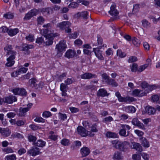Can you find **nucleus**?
Wrapping results in <instances>:
<instances>
[{"label":"nucleus","mask_w":160,"mask_h":160,"mask_svg":"<svg viewBox=\"0 0 160 160\" xmlns=\"http://www.w3.org/2000/svg\"><path fill=\"white\" fill-rule=\"evenodd\" d=\"M34 48V46L32 45L25 44L23 45L22 47V51L25 52L24 53L25 54H28L30 53V51L29 50Z\"/></svg>","instance_id":"obj_15"},{"label":"nucleus","mask_w":160,"mask_h":160,"mask_svg":"<svg viewBox=\"0 0 160 160\" xmlns=\"http://www.w3.org/2000/svg\"><path fill=\"white\" fill-rule=\"evenodd\" d=\"M66 48V45L65 43L63 42L60 41L56 46L55 51L56 53H55V56L57 58L61 57L63 52L65 51Z\"/></svg>","instance_id":"obj_1"},{"label":"nucleus","mask_w":160,"mask_h":160,"mask_svg":"<svg viewBox=\"0 0 160 160\" xmlns=\"http://www.w3.org/2000/svg\"><path fill=\"white\" fill-rule=\"evenodd\" d=\"M160 87L158 86H156L155 85H149L147 89V92H148L150 91H151L153 89H155L157 88H159Z\"/></svg>","instance_id":"obj_36"},{"label":"nucleus","mask_w":160,"mask_h":160,"mask_svg":"<svg viewBox=\"0 0 160 160\" xmlns=\"http://www.w3.org/2000/svg\"><path fill=\"white\" fill-rule=\"evenodd\" d=\"M37 23L38 24L41 25L43 23L44 19L42 16H39L37 18Z\"/></svg>","instance_id":"obj_45"},{"label":"nucleus","mask_w":160,"mask_h":160,"mask_svg":"<svg viewBox=\"0 0 160 160\" xmlns=\"http://www.w3.org/2000/svg\"><path fill=\"white\" fill-rule=\"evenodd\" d=\"M9 29L5 26H3L0 28V32L5 33L8 32Z\"/></svg>","instance_id":"obj_51"},{"label":"nucleus","mask_w":160,"mask_h":160,"mask_svg":"<svg viewBox=\"0 0 160 160\" xmlns=\"http://www.w3.org/2000/svg\"><path fill=\"white\" fill-rule=\"evenodd\" d=\"M125 110L127 112L131 113H134L136 111V109L135 107L131 106L126 107Z\"/></svg>","instance_id":"obj_27"},{"label":"nucleus","mask_w":160,"mask_h":160,"mask_svg":"<svg viewBox=\"0 0 160 160\" xmlns=\"http://www.w3.org/2000/svg\"><path fill=\"white\" fill-rule=\"evenodd\" d=\"M148 84L145 82H142L141 84V86L142 88L145 89L146 91H147L148 89Z\"/></svg>","instance_id":"obj_50"},{"label":"nucleus","mask_w":160,"mask_h":160,"mask_svg":"<svg viewBox=\"0 0 160 160\" xmlns=\"http://www.w3.org/2000/svg\"><path fill=\"white\" fill-rule=\"evenodd\" d=\"M59 118L61 120L64 121L67 119V116L65 114H63L61 112L58 113Z\"/></svg>","instance_id":"obj_44"},{"label":"nucleus","mask_w":160,"mask_h":160,"mask_svg":"<svg viewBox=\"0 0 160 160\" xmlns=\"http://www.w3.org/2000/svg\"><path fill=\"white\" fill-rule=\"evenodd\" d=\"M109 95V93H108L106 90L104 88L100 89L97 93V95L98 97H104L108 96Z\"/></svg>","instance_id":"obj_16"},{"label":"nucleus","mask_w":160,"mask_h":160,"mask_svg":"<svg viewBox=\"0 0 160 160\" xmlns=\"http://www.w3.org/2000/svg\"><path fill=\"white\" fill-rule=\"evenodd\" d=\"M132 41L133 44L136 47H138L140 43V41L135 37H133L132 39Z\"/></svg>","instance_id":"obj_39"},{"label":"nucleus","mask_w":160,"mask_h":160,"mask_svg":"<svg viewBox=\"0 0 160 160\" xmlns=\"http://www.w3.org/2000/svg\"><path fill=\"white\" fill-rule=\"evenodd\" d=\"M28 138L29 141L33 142H34L37 139L35 137L31 135L29 136Z\"/></svg>","instance_id":"obj_60"},{"label":"nucleus","mask_w":160,"mask_h":160,"mask_svg":"<svg viewBox=\"0 0 160 160\" xmlns=\"http://www.w3.org/2000/svg\"><path fill=\"white\" fill-rule=\"evenodd\" d=\"M81 152L82 156L86 157L89 154L90 150L88 148L84 147L81 149Z\"/></svg>","instance_id":"obj_24"},{"label":"nucleus","mask_w":160,"mask_h":160,"mask_svg":"<svg viewBox=\"0 0 160 160\" xmlns=\"http://www.w3.org/2000/svg\"><path fill=\"white\" fill-rule=\"evenodd\" d=\"M129 132H128V134L126 135V132L125 130L123 128L121 129L119 132V135L122 136L126 137L128 135Z\"/></svg>","instance_id":"obj_42"},{"label":"nucleus","mask_w":160,"mask_h":160,"mask_svg":"<svg viewBox=\"0 0 160 160\" xmlns=\"http://www.w3.org/2000/svg\"><path fill=\"white\" fill-rule=\"evenodd\" d=\"M26 39L27 40L32 42L34 41V36L31 35H29L28 36H26Z\"/></svg>","instance_id":"obj_62"},{"label":"nucleus","mask_w":160,"mask_h":160,"mask_svg":"<svg viewBox=\"0 0 160 160\" xmlns=\"http://www.w3.org/2000/svg\"><path fill=\"white\" fill-rule=\"evenodd\" d=\"M21 89L19 88H16L12 90V92L14 93V94L15 95H19L20 94V92Z\"/></svg>","instance_id":"obj_58"},{"label":"nucleus","mask_w":160,"mask_h":160,"mask_svg":"<svg viewBox=\"0 0 160 160\" xmlns=\"http://www.w3.org/2000/svg\"><path fill=\"white\" fill-rule=\"evenodd\" d=\"M93 51L94 52L97 57L99 60H102L104 59L102 56V51H100L99 48H93Z\"/></svg>","instance_id":"obj_10"},{"label":"nucleus","mask_w":160,"mask_h":160,"mask_svg":"<svg viewBox=\"0 0 160 160\" xmlns=\"http://www.w3.org/2000/svg\"><path fill=\"white\" fill-rule=\"evenodd\" d=\"M67 85L65 84L62 83L60 85V89L62 92H66Z\"/></svg>","instance_id":"obj_55"},{"label":"nucleus","mask_w":160,"mask_h":160,"mask_svg":"<svg viewBox=\"0 0 160 160\" xmlns=\"http://www.w3.org/2000/svg\"><path fill=\"white\" fill-rule=\"evenodd\" d=\"M6 158L7 160H16V156L14 154L7 156Z\"/></svg>","instance_id":"obj_56"},{"label":"nucleus","mask_w":160,"mask_h":160,"mask_svg":"<svg viewBox=\"0 0 160 160\" xmlns=\"http://www.w3.org/2000/svg\"><path fill=\"white\" fill-rule=\"evenodd\" d=\"M105 82L108 85L112 86V87H117L118 85V83L114 79L110 78Z\"/></svg>","instance_id":"obj_25"},{"label":"nucleus","mask_w":160,"mask_h":160,"mask_svg":"<svg viewBox=\"0 0 160 160\" xmlns=\"http://www.w3.org/2000/svg\"><path fill=\"white\" fill-rule=\"evenodd\" d=\"M132 124L135 126L138 127L139 128L142 129H145V128L143 124L137 118H133L131 122Z\"/></svg>","instance_id":"obj_7"},{"label":"nucleus","mask_w":160,"mask_h":160,"mask_svg":"<svg viewBox=\"0 0 160 160\" xmlns=\"http://www.w3.org/2000/svg\"><path fill=\"white\" fill-rule=\"evenodd\" d=\"M77 130L78 134L82 137H85L88 136L90 137H92L94 135V134L92 133L91 131L86 130L82 126H78Z\"/></svg>","instance_id":"obj_2"},{"label":"nucleus","mask_w":160,"mask_h":160,"mask_svg":"<svg viewBox=\"0 0 160 160\" xmlns=\"http://www.w3.org/2000/svg\"><path fill=\"white\" fill-rule=\"evenodd\" d=\"M120 142L118 140H112L111 141V143L113 145V147L116 149H117V148H118Z\"/></svg>","instance_id":"obj_40"},{"label":"nucleus","mask_w":160,"mask_h":160,"mask_svg":"<svg viewBox=\"0 0 160 160\" xmlns=\"http://www.w3.org/2000/svg\"><path fill=\"white\" fill-rule=\"evenodd\" d=\"M51 10V9L49 8H44L41 10V12H42V13L47 12L48 15H49Z\"/></svg>","instance_id":"obj_46"},{"label":"nucleus","mask_w":160,"mask_h":160,"mask_svg":"<svg viewBox=\"0 0 160 160\" xmlns=\"http://www.w3.org/2000/svg\"><path fill=\"white\" fill-rule=\"evenodd\" d=\"M75 53V51L69 49L66 52L65 56L68 58H71L74 57Z\"/></svg>","instance_id":"obj_23"},{"label":"nucleus","mask_w":160,"mask_h":160,"mask_svg":"<svg viewBox=\"0 0 160 160\" xmlns=\"http://www.w3.org/2000/svg\"><path fill=\"white\" fill-rule=\"evenodd\" d=\"M12 46L11 45L7 44L5 47L4 48V50L5 51H6V55L7 56V55L9 54V53H15L14 51L12 50Z\"/></svg>","instance_id":"obj_20"},{"label":"nucleus","mask_w":160,"mask_h":160,"mask_svg":"<svg viewBox=\"0 0 160 160\" xmlns=\"http://www.w3.org/2000/svg\"><path fill=\"white\" fill-rule=\"evenodd\" d=\"M76 15L77 18H82L84 19H87L89 16L86 11L79 12L77 13Z\"/></svg>","instance_id":"obj_18"},{"label":"nucleus","mask_w":160,"mask_h":160,"mask_svg":"<svg viewBox=\"0 0 160 160\" xmlns=\"http://www.w3.org/2000/svg\"><path fill=\"white\" fill-rule=\"evenodd\" d=\"M141 91L138 89H136L134 90L132 92V95L133 96L136 97H141L145 95L146 93L145 92L140 93Z\"/></svg>","instance_id":"obj_22"},{"label":"nucleus","mask_w":160,"mask_h":160,"mask_svg":"<svg viewBox=\"0 0 160 160\" xmlns=\"http://www.w3.org/2000/svg\"><path fill=\"white\" fill-rule=\"evenodd\" d=\"M80 78L84 79H90L93 78H97V76L94 74L89 72H85L81 75Z\"/></svg>","instance_id":"obj_9"},{"label":"nucleus","mask_w":160,"mask_h":160,"mask_svg":"<svg viewBox=\"0 0 160 160\" xmlns=\"http://www.w3.org/2000/svg\"><path fill=\"white\" fill-rule=\"evenodd\" d=\"M71 23L69 22L63 21L57 24V27L62 30L65 29L67 32H71V29L69 28Z\"/></svg>","instance_id":"obj_3"},{"label":"nucleus","mask_w":160,"mask_h":160,"mask_svg":"<svg viewBox=\"0 0 160 160\" xmlns=\"http://www.w3.org/2000/svg\"><path fill=\"white\" fill-rule=\"evenodd\" d=\"M52 115L51 113L49 111H46L44 112L42 114V116L44 117L48 118Z\"/></svg>","instance_id":"obj_53"},{"label":"nucleus","mask_w":160,"mask_h":160,"mask_svg":"<svg viewBox=\"0 0 160 160\" xmlns=\"http://www.w3.org/2000/svg\"><path fill=\"white\" fill-rule=\"evenodd\" d=\"M129 143L127 141L120 142L117 149L122 151H125L127 150V147L129 146Z\"/></svg>","instance_id":"obj_8"},{"label":"nucleus","mask_w":160,"mask_h":160,"mask_svg":"<svg viewBox=\"0 0 160 160\" xmlns=\"http://www.w3.org/2000/svg\"><path fill=\"white\" fill-rule=\"evenodd\" d=\"M28 70V69L27 68L24 67L21 68L18 70L20 74L26 73Z\"/></svg>","instance_id":"obj_61"},{"label":"nucleus","mask_w":160,"mask_h":160,"mask_svg":"<svg viewBox=\"0 0 160 160\" xmlns=\"http://www.w3.org/2000/svg\"><path fill=\"white\" fill-rule=\"evenodd\" d=\"M0 133L6 137L9 136L11 134V131L8 128H2L0 127Z\"/></svg>","instance_id":"obj_17"},{"label":"nucleus","mask_w":160,"mask_h":160,"mask_svg":"<svg viewBox=\"0 0 160 160\" xmlns=\"http://www.w3.org/2000/svg\"><path fill=\"white\" fill-rule=\"evenodd\" d=\"M141 154L142 158L144 159V160H148L149 159V157L148 155L144 152L142 153Z\"/></svg>","instance_id":"obj_64"},{"label":"nucleus","mask_w":160,"mask_h":160,"mask_svg":"<svg viewBox=\"0 0 160 160\" xmlns=\"http://www.w3.org/2000/svg\"><path fill=\"white\" fill-rule=\"evenodd\" d=\"M44 39L42 37L38 38L36 40V42L39 44H42V42L44 43Z\"/></svg>","instance_id":"obj_52"},{"label":"nucleus","mask_w":160,"mask_h":160,"mask_svg":"<svg viewBox=\"0 0 160 160\" xmlns=\"http://www.w3.org/2000/svg\"><path fill=\"white\" fill-rule=\"evenodd\" d=\"M97 125L96 124H94L93 125L91 126V128L89 129L92 133L94 132H97L98 131V130L97 128Z\"/></svg>","instance_id":"obj_41"},{"label":"nucleus","mask_w":160,"mask_h":160,"mask_svg":"<svg viewBox=\"0 0 160 160\" xmlns=\"http://www.w3.org/2000/svg\"><path fill=\"white\" fill-rule=\"evenodd\" d=\"M142 22L144 28H147L150 27V23L146 19L143 20Z\"/></svg>","instance_id":"obj_31"},{"label":"nucleus","mask_w":160,"mask_h":160,"mask_svg":"<svg viewBox=\"0 0 160 160\" xmlns=\"http://www.w3.org/2000/svg\"><path fill=\"white\" fill-rule=\"evenodd\" d=\"M106 136L108 138H118V135L116 133L108 132L106 134Z\"/></svg>","instance_id":"obj_28"},{"label":"nucleus","mask_w":160,"mask_h":160,"mask_svg":"<svg viewBox=\"0 0 160 160\" xmlns=\"http://www.w3.org/2000/svg\"><path fill=\"white\" fill-rule=\"evenodd\" d=\"M29 12L32 17L36 16L38 14L39 12L38 10L35 8L31 10Z\"/></svg>","instance_id":"obj_37"},{"label":"nucleus","mask_w":160,"mask_h":160,"mask_svg":"<svg viewBox=\"0 0 160 160\" xmlns=\"http://www.w3.org/2000/svg\"><path fill=\"white\" fill-rule=\"evenodd\" d=\"M30 83L32 87H35L36 89H38V87H39V85L36 84V80L34 78H32L30 80Z\"/></svg>","instance_id":"obj_38"},{"label":"nucleus","mask_w":160,"mask_h":160,"mask_svg":"<svg viewBox=\"0 0 160 160\" xmlns=\"http://www.w3.org/2000/svg\"><path fill=\"white\" fill-rule=\"evenodd\" d=\"M46 142L41 140H39L37 142H34V145L39 147H43L45 145Z\"/></svg>","instance_id":"obj_29"},{"label":"nucleus","mask_w":160,"mask_h":160,"mask_svg":"<svg viewBox=\"0 0 160 160\" xmlns=\"http://www.w3.org/2000/svg\"><path fill=\"white\" fill-rule=\"evenodd\" d=\"M132 158L134 160H140L141 159V156L139 154H133L132 155Z\"/></svg>","instance_id":"obj_63"},{"label":"nucleus","mask_w":160,"mask_h":160,"mask_svg":"<svg viewBox=\"0 0 160 160\" xmlns=\"http://www.w3.org/2000/svg\"><path fill=\"white\" fill-rule=\"evenodd\" d=\"M131 148L137 151L141 152L142 151V148L141 144L137 142H132L131 144Z\"/></svg>","instance_id":"obj_14"},{"label":"nucleus","mask_w":160,"mask_h":160,"mask_svg":"<svg viewBox=\"0 0 160 160\" xmlns=\"http://www.w3.org/2000/svg\"><path fill=\"white\" fill-rule=\"evenodd\" d=\"M145 110L146 113L151 115L155 113L156 109L153 107L148 106L146 107Z\"/></svg>","instance_id":"obj_19"},{"label":"nucleus","mask_w":160,"mask_h":160,"mask_svg":"<svg viewBox=\"0 0 160 160\" xmlns=\"http://www.w3.org/2000/svg\"><path fill=\"white\" fill-rule=\"evenodd\" d=\"M137 60V58L135 56H131L129 57L128 61L129 63H132L136 62Z\"/></svg>","instance_id":"obj_49"},{"label":"nucleus","mask_w":160,"mask_h":160,"mask_svg":"<svg viewBox=\"0 0 160 160\" xmlns=\"http://www.w3.org/2000/svg\"><path fill=\"white\" fill-rule=\"evenodd\" d=\"M112 158L113 160H120L123 158L122 153L118 151H115L113 155Z\"/></svg>","instance_id":"obj_13"},{"label":"nucleus","mask_w":160,"mask_h":160,"mask_svg":"<svg viewBox=\"0 0 160 160\" xmlns=\"http://www.w3.org/2000/svg\"><path fill=\"white\" fill-rule=\"evenodd\" d=\"M110 14L113 17L117 16L118 14V12L114 6H112L110 8V10L109 11Z\"/></svg>","instance_id":"obj_21"},{"label":"nucleus","mask_w":160,"mask_h":160,"mask_svg":"<svg viewBox=\"0 0 160 160\" xmlns=\"http://www.w3.org/2000/svg\"><path fill=\"white\" fill-rule=\"evenodd\" d=\"M17 101V98L15 96L13 95L6 97L4 99V102L8 104L12 103L13 102H16Z\"/></svg>","instance_id":"obj_12"},{"label":"nucleus","mask_w":160,"mask_h":160,"mask_svg":"<svg viewBox=\"0 0 160 160\" xmlns=\"http://www.w3.org/2000/svg\"><path fill=\"white\" fill-rule=\"evenodd\" d=\"M45 39L44 40V43L47 46L52 45L53 42V40L54 37L52 33L47 34V35H45Z\"/></svg>","instance_id":"obj_5"},{"label":"nucleus","mask_w":160,"mask_h":160,"mask_svg":"<svg viewBox=\"0 0 160 160\" xmlns=\"http://www.w3.org/2000/svg\"><path fill=\"white\" fill-rule=\"evenodd\" d=\"M32 105V103H29L27 105V107L25 108L20 107L19 109V113L18 114V115L20 116H25L26 113L29 110Z\"/></svg>","instance_id":"obj_6"},{"label":"nucleus","mask_w":160,"mask_h":160,"mask_svg":"<svg viewBox=\"0 0 160 160\" xmlns=\"http://www.w3.org/2000/svg\"><path fill=\"white\" fill-rule=\"evenodd\" d=\"M159 98L160 97L158 95H154L152 96L151 97V100L153 102H155L158 103V102H159Z\"/></svg>","instance_id":"obj_34"},{"label":"nucleus","mask_w":160,"mask_h":160,"mask_svg":"<svg viewBox=\"0 0 160 160\" xmlns=\"http://www.w3.org/2000/svg\"><path fill=\"white\" fill-rule=\"evenodd\" d=\"M13 53H11L7 55V56H9V57L7 59V62L5 64V65L8 67H10L13 65L15 63V61L13 60L15 58V55L17 54V52L14 51Z\"/></svg>","instance_id":"obj_4"},{"label":"nucleus","mask_w":160,"mask_h":160,"mask_svg":"<svg viewBox=\"0 0 160 160\" xmlns=\"http://www.w3.org/2000/svg\"><path fill=\"white\" fill-rule=\"evenodd\" d=\"M19 31V29L17 28L9 29L8 33L10 36L12 37L16 35L18 32Z\"/></svg>","instance_id":"obj_26"},{"label":"nucleus","mask_w":160,"mask_h":160,"mask_svg":"<svg viewBox=\"0 0 160 160\" xmlns=\"http://www.w3.org/2000/svg\"><path fill=\"white\" fill-rule=\"evenodd\" d=\"M69 140L64 138L61 140V144L64 146H68L69 144Z\"/></svg>","instance_id":"obj_48"},{"label":"nucleus","mask_w":160,"mask_h":160,"mask_svg":"<svg viewBox=\"0 0 160 160\" xmlns=\"http://www.w3.org/2000/svg\"><path fill=\"white\" fill-rule=\"evenodd\" d=\"M4 17L6 19H12L14 17L13 13L9 12L5 13L3 15Z\"/></svg>","instance_id":"obj_30"},{"label":"nucleus","mask_w":160,"mask_h":160,"mask_svg":"<svg viewBox=\"0 0 160 160\" xmlns=\"http://www.w3.org/2000/svg\"><path fill=\"white\" fill-rule=\"evenodd\" d=\"M11 138H23V136L20 133L16 132L12 134L11 135Z\"/></svg>","instance_id":"obj_32"},{"label":"nucleus","mask_w":160,"mask_h":160,"mask_svg":"<svg viewBox=\"0 0 160 160\" xmlns=\"http://www.w3.org/2000/svg\"><path fill=\"white\" fill-rule=\"evenodd\" d=\"M27 153L32 156H35L39 154L40 152L39 148L34 147L28 151Z\"/></svg>","instance_id":"obj_11"},{"label":"nucleus","mask_w":160,"mask_h":160,"mask_svg":"<svg viewBox=\"0 0 160 160\" xmlns=\"http://www.w3.org/2000/svg\"><path fill=\"white\" fill-rule=\"evenodd\" d=\"M83 125L87 129H89L91 128V124H90L88 121H84L82 123Z\"/></svg>","instance_id":"obj_47"},{"label":"nucleus","mask_w":160,"mask_h":160,"mask_svg":"<svg viewBox=\"0 0 160 160\" xmlns=\"http://www.w3.org/2000/svg\"><path fill=\"white\" fill-rule=\"evenodd\" d=\"M74 43L76 46H80L82 44V42L80 39H77L74 41Z\"/></svg>","instance_id":"obj_54"},{"label":"nucleus","mask_w":160,"mask_h":160,"mask_svg":"<svg viewBox=\"0 0 160 160\" xmlns=\"http://www.w3.org/2000/svg\"><path fill=\"white\" fill-rule=\"evenodd\" d=\"M138 65L137 64L133 63L131 67V70L132 72H135L137 69Z\"/></svg>","instance_id":"obj_59"},{"label":"nucleus","mask_w":160,"mask_h":160,"mask_svg":"<svg viewBox=\"0 0 160 160\" xmlns=\"http://www.w3.org/2000/svg\"><path fill=\"white\" fill-rule=\"evenodd\" d=\"M142 144L145 147H148L149 146V142L147 139L145 138H142Z\"/></svg>","instance_id":"obj_35"},{"label":"nucleus","mask_w":160,"mask_h":160,"mask_svg":"<svg viewBox=\"0 0 160 160\" xmlns=\"http://www.w3.org/2000/svg\"><path fill=\"white\" fill-rule=\"evenodd\" d=\"M97 41L98 43V45H100L99 47L100 48H101L102 47H106V45L105 44H103L102 46L101 45L102 44V38L99 36V35H98L97 36Z\"/></svg>","instance_id":"obj_33"},{"label":"nucleus","mask_w":160,"mask_h":160,"mask_svg":"<svg viewBox=\"0 0 160 160\" xmlns=\"http://www.w3.org/2000/svg\"><path fill=\"white\" fill-rule=\"evenodd\" d=\"M117 54L121 58L124 57L126 56V54L125 53L122 52L120 50H117Z\"/></svg>","instance_id":"obj_57"},{"label":"nucleus","mask_w":160,"mask_h":160,"mask_svg":"<svg viewBox=\"0 0 160 160\" xmlns=\"http://www.w3.org/2000/svg\"><path fill=\"white\" fill-rule=\"evenodd\" d=\"M148 66V64H146L140 66L138 69V72H141L145 69Z\"/></svg>","instance_id":"obj_43"}]
</instances>
